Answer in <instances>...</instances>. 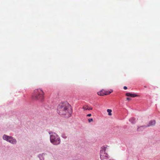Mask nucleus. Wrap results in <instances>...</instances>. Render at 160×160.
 <instances>
[{
    "label": "nucleus",
    "mask_w": 160,
    "mask_h": 160,
    "mask_svg": "<svg viewBox=\"0 0 160 160\" xmlns=\"http://www.w3.org/2000/svg\"><path fill=\"white\" fill-rule=\"evenodd\" d=\"M144 87H145V88H146V86H144Z\"/></svg>",
    "instance_id": "nucleus-18"
},
{
    "label": "nucleus",
    "mask_w": 160,
    "mask_h": 160,
    "mask_svg": "<svg viewBox=\"0 0 160 160\" xmlns=\"http://www.w3.org/2000/svg\"><path fill=\"white\" fill-rule=\"evenodd\" d=\"M92 108H88V110H92Z\"/></svg>",
    "instance_id": "nucleus-17"
},
{
    "label": "nucleus",
    "mask_w": 160,
    "mask_h": 160,
    "mask_svg": "<svg viewBox=\"0 0 160 160\" xmlns=\"http://www.w3.org/2000/svg\"><path fill=\"white\" fill-rule=\"evenodd\" d=\"M32 97L34 99L42 100L44 98V92L41 89H35L34 91Z\"/></svg>",
    "instance_id": "nucleus-3"
},
{
    "label": "nucleus",
    "mask_w": 160,
    "mask_h": 160,
    "mask_svg": "<svg viewBox=\"0 0 160 160\" xmlns=\"http://www.w3.org/2000/svg\"><path fill=\"white\" fill-rule=\"evenodd\" d=\"M83 109L84 110H88V107L87 106H85L83 107Z\"/></svg>",
    "instance_id": "nucleus-11"
},
{
    "label": "nucleus",
    "mask_w": 160,
    "mask_h": 160,
    "mask_svg": "<svg viewBox=\"0 0 160 160\" xmlns=\"http://www.w3.org/2000/svg\"><path fill=\"white\" fill-rule=\"evenodd\" d=\"M91 116V114H89L87 115V117H90Z\"/></svg>",
    "instance_id": "nucleus-14"
},
{
    "label": "nucleus",
    "mask_w": 160,
    "mask_h": 160,
    "mask_svg": "<svg viewBox=\"0 0 160 160\" xmlns=\"http://www.w3.org/2000/svg\"><path fill=\"white\" fill-rule=\"evenodd\" d=\"M3 138L12 144H15L16 143L17 141L16 140L13 138L11 137H9L8 136L4 135L3 136Z\"/></svg>",
    "instance_id": "nucleus-4"
},
{
    "label": "nucleus",
    "mask_w": 160,
    "mask_h": 160,
    "mask_svg": "<svg viewBox=\"0 0 160 160\" xmlns=\"http://www.w3.org/2000/svg\"><path fill=\"white\" fill-rule=\"evenodd\" d=\"M107 112H108V115L109 116H111L112 115L111 112L112 110L111 109H108L107 110Z\"/></svg>",
    "instance_id": "nucleus-10"
},
{
    "label": "nucleus",
    "mask_w": 160,
    "mask_h": 160,
    "mask_svg": "<svg viewBox=\"0 0 160 160\" xmlns=\"http://www.w3.org/2000/svg\"><path fill=\"white\" fill-rule=\"evenodd\" d=\"M126 96H130L131 97H133V98L136 97H137L138 96V95H137L136 94H132V93H129V92L127 93L126 94Z\"/></svg>",
    "instance_id": "nucleus-6"
},
{
    "label": "nucleus",
    "mask_w": 160,
    "mask_h": 160,
    "mask_svg": "<svg viewBox=\"0 0 160 160\" xmlns=\"http://www.w3.org/2000/svg\"><path fill=\"white\" fill-rule=\"evenodd\" d=\"M49 133L51 134L50 137V140L52 143L54 145H57L60 143V139L57 134L51 132H49Z\"/></svg>",
    "instance_id": "nucleus-2"
},
{
    "label": "nucleus",
    "mask_w": 160,
    "mask_h": 160,
    "mask_svg": "<svg viewBox=\"0 0 160 160\" xmlns=\"http://www.w3.org/2000/svg\"><path fill=\"white\" fill-rule=\"evenodd\" d=\"M129 121L132 123H133L135 122V119L134 118H131L129 119Z\"/></svg>",
    "instance_id": "nucleus-9"
},
{
    "label": "nucleus",
    "mask_w": 160,
    "mask_h": 160,
    "mask_svg": "<svg viewBox=\"0 0 160 160\" xmlns=\"http://www.w3.org/2000/svg\"><path fill=\"white\" fill-rule=\"evenodd\" d=\"M113 91L112 90H110L109 91H105L104 90V92L105 95H108L112 92Z\"/></svg>",
    "instance_id": "nucleus-8"
},
{
    "label": "nucleus",
    "mask_w": 160,
    "mask_h": 160,
    "mask_svg": "<svg viewBox=\"0 0 160 160\" xmlns=\"http://www.w3.org/2000/svg\"><path fill=\"white\" fill-rule=\"evenodd\" d=\"M93 119L92 118H90L88 119V122H91L93 121Z\"/></svg>",
    "instance_id": "nucleus-13"
},
{
    "label": "nucleus",
    "mask_w": 160,
    "mask_h": 160,
    "mask_svg": "<svg viewBox=\"0 0 160 160\" xmlns=\"http://www.w3.org/2000/svg\"><path fill=\"white\" fill-rule=\"evenodd\" d=\"M104 90H102L98 92L97 94L99 96H104L105 95Z\"/></svg>",
    "instance_id": "nucleus-7"
},
{
    "label": "nucleus",
    "mask_w": 160,
    "mask_h": 160,
    "mask_svg": "<svg viewBox=\"0 0 160 160\" xmlns=\"http://www.w3.org/2000/svg\"><path fill=\"white\" fill-rule=\"evenodd\" d=\"M127 100H131V98H127Z\"/></svg>",
    "instance_id": "nucleus-16"
},
{
    "label": "nucleus",
    "mask_w": 160,
    "mask_h": 160,
    "mask_svg": "<svg viewBox=\"0 0 160 160\" xmlns=\"http://www.w3.org/2000/svg\"><path fill=\"white\" fill-rule=\"evenodd\" d=\"M57 111L60 115H65L67 117H70L72 113L70 106L67 102L60 103L58 107Z\"/></svg>",
    "instance_id": "nucleus-1"
},
{
    "label": "nucleus",
    "mask_w": 160,
    "mask_h": 160,
    "mask_svg": "<svg viewBox=\"0 0 160 160\" xmlns=\"http://www.w3.org/2000/svg\"><path fill=\"white\" fill-rule=\"evenodd\" d=\"M156 123V121L154 120H152L150 121L148 125L147 126H142L141 127H140L139 128H138V131H139L141 129H144V128L149 127L151 126H153L155 125Z\"/></svg>",
    "instance_id": "nucleus-5"
},
{
    "label": "nucleus",
    "mask_w": 160,
    "mask_h": 160,
    "mask_svg": "<svg viewBox=\"0 0 160 160\" xmlns=\"http://www.w3.org/2000/svg\"><path fill=\"white\" fill-rule=\"evenodd\" d=\"M123 89L125 90H126L127 89V88L126 86H124L123 87Z\"/></svg>",
    "instance_id": "nucleus-15"
},
{
    "label": "nucleus",
    "mask_w": 160,
    "mask_h": 160,
    "mask_svg": "<svg viewBox=\"0 0 160 160\" xmlns=\"http://www.w3.org/2000/svg\"><path fill=\"white\" fill-rule=\"evenodd\" d=\"M62 138L64 139H66L67 138V136L65 134H63L62 136Z\"/></svg>",
    "instance_id": "nucleus-12"
}]
</instances>
